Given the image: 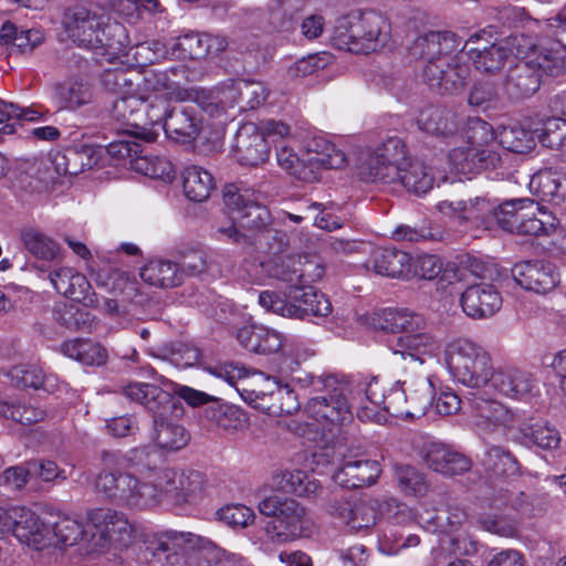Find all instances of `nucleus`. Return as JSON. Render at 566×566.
<instances>
[{
    "label": "nucleus",
    "mask_w": 566,
    "mask_h": 566,
    "mask_svg": "<svg viewBox=\"0 0 566 566\" xmlns=\"http://www.w3.org/2000/svg\"><path fill=\"white\" fill-rule=\"evenodd\" d=\"M375 273L389 277L407 279L412 273L411 256L397 249H377L367 263Z\"/></svg>",
    "instance_id": "obj_30"
},
{
    "label": "nucleus",
    "mask_w": 566,
    "mask_h": 566,
    "mask_svg": "<svg viewBox=\"0 0 566 566\" xmlns=\"http://www.w3.org/2000/svg\"><path fill=\"white\" fill-rule=\"evenodd\" d=\"M45 532V548L73 546L82 541L86 534L82 523L69 515H59L54 521L49 520L48 531Z\"/></svg>",
    "instance_id": "obj_36"
},
{
    "label": "nucleus",
    "mask_w": 566,
    "mask_h": 566,
    "mask_svg": "<svg viewBox=\"0 0 566 566\" xmlns=\"http://www.w3.org/2000/svg\"><path fill=\"white\" fill-rule=\"evenodd\" d=\"M467 138L469 146L454 148L449 154V160L459 174H475L494 169L500 165L497 143L489 123L482 119L472 120L468 127Z\"/></svg>",
    "instance_id": "obj_5"
},
{
    "label": "nucleus",
    "mask_w": 566,
    "mask_h": 566,
    "mask_svg": "<svg viewBox=\"0 0 566 566\" xmlns=\"http://www.w3.org/2000/svg\"><path fill=\"white\" fill-rule=\"evenodd\" d=\"M164 130L170 139L180 144H189L198 137L201 130V119L195 107H171L164 124Z\"/></svg>",
    "instance_id": "obj_29"
},
{
    "label": "nucleus",
    "mask_w": 566,
    "mask_h": 566,
    "mask_svg": "<svg viewBox=\"0 0 566 566\" xmlns=\"http://www.w3.org/2000/svg\"><path fill=\"white\" fill-rule=\"evenodd\" d=\"M496 137L503 148L516 154L527 153L535 146L533 134L518 125L502 127Z\"/></svg>",
    "instance_id": "obj_56"
},
{
    "label": "nucleus",
    "mask_w": 566,
    "mask_h": 566,
    "mask_svg": "<svg viewBox=\"0 0 566 566\" xmlns=\"http://www.w3.org/2000/svg\"><path fill=\"white\" fill-rule=\"evenodd\" d=\"M460 45L461 40L449 31H432L413 41L410 55L426 61L422 78L432 91L453 94L469 83L470 66Z\"/></svg>",
    "instance_id": "obj_1"
},
{
    "label": "nucleus",
    "mask_w": 566,
    "mask_h": 566,
    "mask_svg": "<svg viewBox=\"0 0 566 566\" xmlns=\"http://www.w3.org/2000/svg\"><path fill=\"white\" fill-rule=\"evenodd\" d=\"M479 41L480 35L471 36L462 50L478 71L488 74L501 71L506 64L511 65L518 56L526 54L524 48H535V43L524 34L511 35L489 46H481Z\"/></svg>",
    "instance_id": "obj_8"
},
{
    "label": "nucleus",
    "mask_w": 566,
    "mask_h": 566,
    "mask_svg": "<svg viewBox=\"0 0 566 566\" xmlns=\"http://www.w3.org/2000/svg\"><path fill=\"white\" fill-rule=\"evenodd\" d=\"M489 384L499 394L518 400L532 398L537 391V381L534 375L518 367H504L493 370Z\"/></svg>",
    "instance_id": "obj_19"
},
{
    "label": "nucleus",
    "mask_w": 566,
    "mask_h": 566,
    "mask_svg": "<svg viewBox=\"0 0 566 566\" xmlns=\"http://www.w3.org/2000/svg\"><path fill=\"white\" fill-rule=\"evenodd\" d=\"M380 472V465L376 460H344L333 474V479L342 488L357 489L374 484Z\"/></svg>",
    "instance_id": "obj_25"
},
{
    "label": "nucleus",
    "mask_w": 566,
    "mask_h": 566,
    "mask_svg": "<svg viewBox=\"0 0 566 566\" xmlns=\"http://www.w3.org/2000/svg\"><path fill=\"white\" fill-rule=\"evenodd\" d=\"M19 237L24 250L35 259L53 261L59 256V244L38 228L23 227Z\"/></svg>",
    "instance_id": "obj_44"
},
{
    "label": "nucleus",
    "mask_w": 566,
    "mask_h": 566,
    "mask_svg": "<svg viewBox=\"0 0 566 566\" xmlns=\"http://www.w3.org/2000/svg\"><path fill=\"white\" fill-rule=\"evenodd\" d=\"M438 210L461 222L484 221L493 211V206L483 197L469 198L468 200H442L437 206Z\"/></svg>",
    "instance_id": "obj_34"
},
{
    "label": "nucleus",
    "mask_w": 566,
    "mask_h": 566,
    "mask_svg": "<svg viewBox=\"0 0 566 566\" xmlns=\"http://www.w3.org/2000/svg\"><path fill=\"white\" fill-rule=\"evenodd\" d=\"M418 127L434 136H449L455 133L458 120L455 113L439 105L423 107L417 117Z\"/></svg>",
    "instance_id": "obj_35"
},
{
    "label": "nucleus",
    "mask_w": 566,
    "mask_h": 566,
    "mask_svg": "<svg viewBox=\"0 0 566 566\" xmlns=\"http://www.w3.org/2000/svg\"><path fill=\"white\" fill-rule=\"evenodd\" d=\"M63 27L74 44L106 55L109 61L128 44L125 27L95 9L81 6L69 9L63 17Z\"/></svg>",
    "instance_id": "obj_3"
},
{
    "label": "nucleus",
    "mask_w": 566,
    "mask_h": 566,
    "mask_svg": "<svg viewBox=\"0 0 566 566\" xmlns=\"http://www.w3.org/2000/svg\"><path fill=\"white\" fill-rule=\"evenodd\" d=\"M142 280L155 287L169 289L181 284V274L176 262L154 259L148 261L139 272Z\"/></svg>",
    "instance_id": "obj_40"
},
{
    "label": "nucleus",
    "mask_w": 566,
    "mask_h": 566,
    "mask_svg": "<svg viewBox=\"0 0 566 566\" xmlns=\"http://www.w3.org/2000/svg\"><path fill=\"white\" fill-rule=\"evenodd\" d=\"M112 297L103 301V312L114 319L126 318L133 314L135 298L138 296V287L135 281L119 277L115 281Z\"/></svg>",
    "instance_id": "obj_32"
},
{
    "label": "nucleus",
    "mask_w": 566,
    "mask_h": 566,
    "mask_svg": "<svg viewBox=\"0 0 566 566\" xmlns=\"http://www.w3.org/2000/svg\"><path fill=\"white\" fill-rule=\"evenodd\" d=\"M390 38V23L373 10L350 12L336 21L333 44L339 50L368 54L382 49Z\"/></svg>",
    "instance_id": "obj_4"
},
{
    "label": "nucleus",
    "mask_w": 566,
    "mask_h": 566,
    "mask_svg": "<svg viewBox=\"0 0 566 566\" xmlns=\"http://www.w3.org/2000/svg\"><path fill=\"white\" fill-rule=\"evenodd\" d=\"M527 216H523L518 229L514 233L523 235H543L554 231L555 217L546 210L538 207L535 210H526Z\"/></svg>",
    "instance_id": "obj_57"
},
{
    "label": "nucleus",
    "mask_w": 566,
    "mask_h": 566,
    "mask_svg": "<svg viewBox=\"0 0 566 566\" xmlns=\"http://www.w3.org/2000/svg\"><path fill=\"white\" fill-rule=\"evenodd\" d=\"M182 179L186 197L195 202H202L208 199L214 188L212 175L198 166L187 167Z\"/></svg>",
    "instance_id": "obj_47"
},
{
    "label": "nucleus",
    "mask_w": 566,
    "mask_h": 566,
    "mask_svg": "<svg viewBox=\"0 0 566 566\" xmlns=\"http://www.w3.org/2000/svg\"><path fill=\"white\" fill-rule=\"evenodd\" d=\"M490 501V506L493 509L511 507L521 513H527L532 507L530 496L523 491L516 490L500 489Z\"/></svg>",
    "instance_id": "obj_64"
},
{
    "label": "nucleus",
    "mask_w": 566,
    "mask_h": 566,
    "mask_svg": "<svg viewBox=\"0 0 566 566\" xmlns=\"http://www.w3.org/2000/svg\"><path fill=\"white\" fill-rule=\"evenodd\" d=\"M525 444H533L543 450L557 449L560 443L559 431L547 421H538L521 428Z\"/></svg>",
    "instance_id": "obj_51"
},
{
    "label": "nucleus",
    "mask_w": 566,
    "mask_h": 566,
    "mask_svg": "<svg viewBox=\"0 0 566 566\" xmlns=\"http://www.w3.org/2000/svg\"><path fill=\"white\" fill-rule=\"evenodd\" d=\"M287 297L295 303V318L326 317L332 313L329 300L312 285L289 286Z\"/></svg>",
    "instance_id": "obj_28"
},
{
    "label": "nucleus",
    "mask_w": 566,
    "mask_h": 566,
    "mask_svg": "<svg viewBox=\"0 0 566 566\" xmlns=\"http://www.w3.org/2000/svg\"><path fill=\"white\" fill-rule=\"evenodd\" d=\"M298 265H302L301 256H274L259 263L263 276L286 282L290 286L298 285Z\"/></svg>",
    "instance_id": "obj_50"
},
{
    "label": "nucleus",
    "mask_w": 566,
    "mask_h": 566,
    "mask_svg": "<svg viewBox=\"0 0 566 566\" xmlns=\"http://www.w3.org/2000/svg\"><path fill=\"white\" fill-rule=\"evenodd\" d=\"M419 457L429 469L446 476L463 474L472 467L469 457L439 441L423 442Z\"/></svg>",
    "instance_id": "obj_13"
},
{
    "label": "nucleus",
    "mask_w": 566,
    "mask_h": 566,
    "mask_svg": "<svg viewBox=\"0 0 566 566\" xmlns=\"http://www.w3.org/2000/svg\"><path fill=\"white\" fill-rule=\"evenodd\" d=\"M512 276L521 287L538 294L552 291L559 282L555 268L541 261L515 264Z\"/></svg>",
    "instance_id": "obj_22"
},
{
    "label": "nucleus",
    "mask_w": 566,
    "mask_h": 566,
    "mask_svg": "<svg viewBox=\"0 0 566 566\" xmlns=\"http://www.w3.org/2000/svg\"><path fill=\"white\" fill-rule=\"evenodd\" d=\"M419 328L406 331L397 338V348L395 353H400L403 357L410 356L413 359L423 363L424 356H434L440 348L439 342L430 334L420 332Z\"/></svg>",
    "instance_id": "obj_37"
},
{
    "label": "nucleus",
    "mask_w": 566,
    "mask_h": 566,
    "mask_svg": "<svg viewBox=\"0 0 566 566\" xmlns=\"http://www.w3.org/2000/svg\"><path fill=\"white\" fill-rule=\"evenodd\" d=\"M127 398L136 401L154 415H168L175 407L170 395L159 387L147 382H134L124 388Z\"/></svg>",
    "instance_id": "obj_31"
},
{
    "label": "nucleus",
    "mask_w": 566,
    "mask_h": 566,
    "mask_svg": "<svg viewBox=\"0 0 566 566\" xmlns=\"http://www.w3.org/2000/svg\"><path fill=\"white\" fill-rule=\"evenodd\" d=\"M378 507L377 500L354 501L346 526L355 532L375 526L380 518Z\"/></svg>",
    "instance_id": "obj_55"
},
{
    "label": "nucleus",
    "mask_w": 566,
    "mask_h": 566,
    "mask_svg": "<svg viewBox=\"0 0 566 566\" xmlns=\"http://www.w3.org/2000/svg\"><path fill=\"white\" fill-rule=\"evenodd\" d=\"M132 169L153 179H160L163 181H171L175 177V169L171 161L160 156H142L140 154L139 157L133 160Z\"/></svg>",
    "instance_id": "obj_54"
},
{
    "label": "nucleus",
    "mask_w": 566,
    "mask_h": 566,
    "mask_svg": "<svg viewBox=\"0 0 566 566\" xmlns=\"http://www.w3.org/2000/svg\"><path fill=\"white\" fill-rule=\"evenodd\" d=\"M444 360L453 379L473 389L488 386L494 370L488 352L468 338L449 343Z\"/></svg>",
    "instance_id": "obj_6"
},
{
    "label": "nucleus",
    "mask_w": 566,
    "mask_h": 566,
    "mask_svg": "<svg viewBox=\"0 0 566 566\" xmlns=\"http://www.w3.org/2000/svg\"><path fill=\"white\" fill-rule=\"evenodd\" d=\"M516 59L507 71L504 88L511 98L522 99L532 96L541 86L539 71L531 60L528 51Z\"/></svg>",
    "instance_id": "obj_16"
},
{
    "label": "nucleus",
    "mask_w": 566,
    "mask_h": 566,
    "mask_svg": "<svg viewBox=\"0 0 566 566\" xmlns=\"http://www.w3.org/2000/svg\"><path fill=\"white\" fill-rule=\"evenodd\" d=\"M484 464L495 475L513 478L520 474V463L507 449L490 446L485 451Z\"/></svg>",
    "instance_id": "obj_53"
},
{
    "label": "nucleus",
    "mask_w": 566,
    "mask_h": 566,
    "mask_svg": "<svg viewBox=\"0 0 566 566\" xmlns=\"http://www.w3.org/2000/svg\"><path fill=\"white\" fill-rule=\"evenodd\" d=\"M94 85L83 75H72L52 86V98L57 109L75 112L94 102Z\"/></svg>",
    "instance_id": "obj_18"
},
{
    "label": "nucleus",
    "mask_w": 566,
    "mask_h": 566,
    "mask_svg": "<svg viewBox=\"0 0 566 566\" xmlns=\"http://www.w3.org/2000/svg\"><path fill=\"white\" fill-rule=\"evenodd\" d=\"M102 460L105 468L95 478V491L120 506L124 496L129 494L132 473L113 468L117 463V455L113 452H103Z\"/></svg>",
    "instance_id": "obj_20"
},
{
    "label": "nucleus",
    "mask_w": 566,
    "mask_h": 566,
    "mask_svg": "<svg viewBox=\"0 0 566 566\" xmlns=\"http://www.w3.org/2000/svg\"><path fill=\"white\" fill-rule=\"evenodd\" d=\"M306 161L312 168L339 169L345 165V154L324 137H314L307 145Z\"/></svg>",
    "instance_id": "obj_41"
},
{
    "label": "nucleus",
    "mask_w": 566,
    "mask_h": 566,
    "mask_svg": "<svg viewBox=\"0 0 566 566\" xmlns=\"http://www.w3.org/2000/svg\"><path fill=\"white\" fill-rule=\"evenodd\" d=\"M407 165L402 171H399V179L396 184L416 195L427 193L433 187V177L427 166L420 161H412L407 156Z\"/></svg>",
    "instance_id": "obj_49"
},
{
    "label": "nucleus",
    "mask_w": 566,
    "mask_h": 566,
    "mask_svg": "<svg viewBox=\"0 0 566 566\" xmlns=\"http://www.w3.org/2000/svg\"><path fill=\"white\" fill-rule=\"evenodd\" d=\"M530 189L543 200L560 202L566 200V169L545 168L534 174Z\"/></svg>",
    "instance_id": "obj_33"
},
{
    "label": "nucleus",
    "mask_w": 566,
    "mask_h": 566,
    "mask_svg": "<svg viewBox=\"0 0 566 566\" xmlns=\"http://www.w3.org/2000/svg\"><path fill=\"white\" fill-rule=\"evenodd\" d=\"M167 415H154L153 439L160 449L177 451L189 442V434L184 427L168 421Z\"/></svg>",
    "instance_id": "obj_42"
},
{
    "label": "nucleus",
    "mask_w": 566,
    "mask_h": 566,
    "mask_svg": "<svg viewBox=\"0 0 566 566\" xmlns=\"http://www.w3.org/2000/svg\"><path fill=\"white\" fill-rule=\"evenodd\" d=\"M536 49V46L534 48ZM531 52V50L528 51ZM533 55L531 60L534 61L536 69L539 71V76L545 73L549 76H558L565 70V46L559 50L542 49L537 53L532 50Z\"/></svg>",
    "instance_id": "obj_61"
},
{
    "label": "nucleus",
    "mask_w": 566,
    "mask_h": 566,
    "mask_svg": "<svg viewBox=\"0 0 566 566\" xmlns=\"http://www.w3.org/2000/svg\"><path fill=\"white\" fill-rule=\"evenodd\" d=\"M192 99L205 113L214 117L229 108L240 109L239 81H228L213 90L196 92Z\"/></svg>",
    "instance_id": "obj_27"
},
{
    "label": "nucleus",
    "mask_w": 566,
    "mask_h": 566,
    "mask_svg": "<svg viewBox=\"0 0 566 566\" xmlns=\"http://www.w3.org/2000/svg\"><path fill=\"white\" fill-rule=\"evenodd\" d=\"M184 71L179 67H170L169 70H146L144 72V87L147 91L163 92L177 101L192 99L193 93L188 90H182L174 77H177Z\"/></svg>",
    "instance_id": "obj_39"
},
{
    "label": "nucleus",
    "mask_w": 566,
    "mask_h": 566,
    "mask_svg": "<svg viewBox=\"0 0 566 566\" xmlns=\"http://www.w3.org/2000/svg\"><path fill=\"white\" fill-rule=\"evenodd\" d=\"M87 521L93 527H102L109 533L115 547H127L133 541V526L124 514L112 509H94L87 513Z\"/></svg>",
    "instance_id": "obj_26"
},
{
    "label": "nucleus",
    "mask_w": 566,
    "mask_h": 566,
    "mask_svg": "<svg viewBox=\"0 0 566 566\" xmlns=\"http://www.w3.org/2000/svg\"><path fill=\"white\" fill-rule=\"evenodd\" d=\"M158 483H160L161 499L175 504L195 501L207 486L206 475L196 470L176 471L174 469H159Z\"/></svg>",
    "instance_id": "obj_12"
},
{
    "label": "nucleus",
    "mask_w": 566,
    "mask_h": 566,
    "mask_svg": "<svg viewBox=\"0 0 566 566\" xmlns=\"http://www.w3.org/2000/svg\"><path fill=\"white\" fill-rule=\"evenodd\" d=\"M410 409V419L420 418L432 406L434 388L428 376L420 375L413 379L405 380Z\"/></svg>",
    "instance_id": "obj_43"
},
{
    "label": "nucleus",
    "mask_w": 566,
    "mask_h": 566,
    "mask_svg": "<svg viewBox=\"0 0 566 566\" xmlns=\"http://www.w3.org/2000/svg\"><path fill=\"white\" fill-rule=\"evenodd\" d=\"M407 164L405 144L400 138L391 137L365 156L358 167V175L366 182L394 185Z\"/></svg>",
    "instance_id": "obj_11"
},
{
    "label": "nucleus",
    "mask_w": 566,
    "mask_h": 566,
    "mask_svg": "<svg viewBox=\"0 0 566 566\" xmlns=\"http://www.w3.org/2000/svg\"><path fill=\"white\" fill-rule=\"evenodd\" d=\"M480 526L501 537L513 538L518 536V522L507 515L484 514L479 517Z\"/></svg>",
    "instance_id": "obj_63"
},
{
    "label": "nucleus",
    "mask_w": 566,
    "mask_h": 566,
    "mask_svg": "<svg viewBox=\"0 0 566 566\" xmlns=\"http://www.w3.org/2000/svg\"><path fill=\"white\" fill-rule=\"evenodd\" d=\"M468 405L473 424L483 432L512 427L515 421L514 413L506 406L485 398L480 391L471 394Z\"/></svg>",
    "instance_id": "obj_14"
},
{
    "label": "nucleus",
    "mask_w": 566,
    "mask_h": 566,
    "mask_svg": "<svg viewBox=\"0 0 566 566\" xmlns=\"http://www.w3.org/2000/svg\"><path fill=\"white\" fill-rule=\"evenodd\" d=\"M234 147L238 160L247 166H256L269 155V142L254 123H245L239 128Z\"/></svg>",
    "instance_id": "obj_24"
},
{
    "label": "nucleus",
    "mask_w": 566,
    "mask_h": 566,
    "mask_svg": "<svg viewBox=\"0 0 566 566\" xmlns=\"http://www.w3.org/2000/svg\"><path fill=\"white\" fill-rule=\"evenodd\" d=\"M224 202L231 211L232 219L242 228L260 230L270 220L268 208L251 199L247 190L241 192L234 186H229L224 192Z\"/></svg>",
    "instance_id": "obj_15"
},
{
    "label": "nucleus",
    "mask_w": 566,
    "mask_h": 566,
    "mask_svg": "<svg viewBox=\"0 0 566 566\" xmlns=\"http://www.w3.org/2000/svg\"><path fill=\"white\" fill-rule=\"evenodd\" d=\"M143 108L144 101L142 98L132 93L123 95L113 102L108 111H104L99 106L86 108L80 117V127L113 126L118 132L140 135L139 128L144 127Z\"/></svg>",
    "instance_id": "obj_10"
},
{
    "label": "nucleus",
    "mask_w": 566,
    "mask_h": 566,
    "mask_svg": "<svg viewBox=\"0 0 566 566\" xmlns=\"http://www.w3.org/2000/svg\"><path fill=\"white\" fill-rule=\"evenodd\" d=\"M147 549L148 566H248L241 556L192 533H165Z\"/></svg>",
    "instance_id": "obj_2"
},
{
    "label": "nucleus",
    "mask_w": 566,
    "mask_h": 566,
    "mask_svg": "<svg viewBox=\"0 0 566 566\" xmlns=\"http://www.w3.org/2000/svg\"><path fill=\"white\" fill-rule=\"evenodd\" d=\"M324 394L308 400L305 411L323 426H343L353 419L348 402L350 382L345 378L327 376L323 380Z\"/></svg>",
    "instance_id": "obj_9"
},
{
    "label": "nucleus",
    "mask_w": 566,
    "mask_h": 566,
    "mask_svg": "<svg viewBox=\"0 0 566 566\" xmlns=\"http://www.w3.org/2000/svg\"><path fill=\"white\" fill-rule=\"evenodd\" d=\"M154 140V133H124L123 138L114 140L106 146L107 154L116 160H128L132 167L133 160L143 154V145L137 139Z\"/></svg>",
    "instance_id": "obj_52"
},
{
    "label": "nucleus",
    "mask_w": 566,
    "mask_h": 566,
    "mask_svg": "<svg viewBox=\"0 0 566 566\" xmlns=\"http://www.w3.org/2000/svg\"><path fill=\"white\" fill-rule=\"evenodd\" d=\"M396 479L399 489L407 495L421 497L428 492L429 485L424 475L411 465H397Z\"/></svg>",
    "instance_id": "obj_59"
},
{
    "label": "nucleus",
    "mask_w": 566,
    "mask_h": 566,
    "mask_svg": "<svg viewBox=\"0 0 566 566\" xmlns=\"http://www.w3.org/2000/svg\"><path fill=\"white\" fill-rule=\"evenodd\" d=\"M275 485L284 493L310 497L321 489L319 482L302 470H285L274 476Z\"/></svg>",
    "instance_id": "obj_46"
},
{
    "label": "nucleus",
    "mask_w": 566,
    "mask_h": 566,
    "mask_svg": "<svg viewBox=\"0 0 566 566\" xmlns=\"http://www.w3.org/2000/svg\"><path fill=\"white\" fill-rule=\"evenodd\" d=\"M203 418L226 431H239L249 426V418L240 408L222 403L218 399L211 401L203 409Z\"/></svg>",
    "instance_id": "obj_38"
},
{
    "label": "nucleus",
    "mask_w": 566,
    "mask_h": 566,
    "mask_svg": "<svg viewBox=\"0 0 566 566\" xmlns=\"http://www.w3.org/2000/svg\"><path fill=\"white\" fill-rule=\"evenodd\" d=\"M423 319L420 315L406 310H385L376 318L374 326L388 333H401L421 327Z\"/></svg>",
    "instance_id": "obj_48"
},
{
    "label": "nucleus",
    "mask_w": 566,
    "mask_h": 566,
    "mask_svg": "<svg viewBox=\"0 0 566 566\" xmlns=\"http://www.w3.org/2000/svg\"><path fill=\"white\" fill-rule=\"evenodd\" d=\"M226 48L227 41L223 36L208 33H187L175 40L171 54L181 60H200L208 55H217Z\"/></svg>",
    "instance_id": "obj_21"
},
{
    "label": "nucleus",
    "mask_w": 566,
    "mask_h": 566,
    "mask_svg": "<svg viewBox=\"0 0 566 566\" xmlns=\"http://www.w3.org/2000/svg\"><path fill=\"white\" fill-rule=\"evenodd\" d=\"M538 209V203L530 198L512 199L503 202L499 207H493V216L499 227L507 232L514 233L523 216H527L526 210Z\"/></svg>",
    "instance_id": "obj_45"
},
{
    "label": "nucleus",
    "mask_w": 566,
    "mask_h": 566,
    "mask_svg": "<svg viewBox=\"0 0 566 566\" xmlns=\"http://www.w3.org/2000/svg\"><path fill=\"white\" fill-rule=\"evenodd\" d=\"M158 471L157 468H149L140 478L132 474L129 494L124 496L120 506L145 510L158 505L163 501Z\"/></svg>",
    "instance_id": "obj_23"
},
{
    "label": "nucleus",
    "mask_w": 566,
    "mask_h": 566,
    "mask_svg": "<svg viewBox=\"0 0 566 566\" xmlns=\"http://www.w3.org/2000/svg\"><path fill=\"white\" fill-rule=\"evenodd\" d=\"M502 296L496 287L489 283L469 285L460 296L463 313L473 319H485L502 307Z\"/></svg>",
    "instance_id": "obj_17"
},
{
    "label": "nucleus",
    "mask_w": 566,
    "mask_h": 566,
    "mask_svg": "<svg viewBox=\"0 0 566 566\" xmlns=\"http://www.w3.org/2000/svg\"><path fill=\"white\" fill-rule=\"evenodd\" d=\"M538 138L548 148H566V119L555 116L546 118L543 122Z\"/></svg>",
    "instance_id": "obj_62"
},
{
    "label": "nucleus",
    "mask_w": 566,
    "mask_h": 566,
    "mask_svg": "<svg viewBox=\"0 0 566 566\" xmlns=\"http://www.w3.org/2000/svg\"><path fill=\"white\" fill-rule=\"evenodd\" d=\"M240 111L255 109L263 105L270 95L269 87L256 81L239 80Z\"/></svg>",
    "instance_id": "obj_60"
},
{
    "label": "nucleus",
    "mask_w": 566,
    "mask_h": 566,
    "mask_svg": "<svg viewBox=\"0 0 566 566\" xmlns=\"http://www.w3.org/2000/svg\"><path fill=\"white\" fill-rule=\"evenodd\" d=\"M136 77L132 71L123 67L106 69L101 74L99 83L105 91L123 96L134 91Z\"/></svg>",
    "instance_id": "obj_58"
},
{
    "label": "nucleus",
    "mask_w": 566,
    "mask_h": 566,
    "mask_svg": "<svg viewBox=\"0 0 566 566\" xmlns=\"http://www.w3.org/2000/svg\"><path fill=\"white\" fill-rule=\"evenodd\" d=\"M258 509L262 515L272 517L264 526L270 542L285 544L303 536L306 510L297 501L275 494L260 501Z\"/></svg>",
    "instance_id": "obj_7"
}]
</instances>
